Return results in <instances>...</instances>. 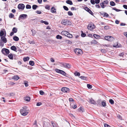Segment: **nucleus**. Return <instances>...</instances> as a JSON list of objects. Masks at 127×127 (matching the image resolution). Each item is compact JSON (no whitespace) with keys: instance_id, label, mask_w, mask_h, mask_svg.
Listing matches in <instances>:
<instances>
[{"instance_id":"obj_1","label":"nucleus","mask_w":127,"mask_h":127,"mask_svg":"<svg viewBox=\"0 0 127 127\" xmlns=\"http://www.w3.org/2000/svg\"><path fill=\"white\" fill-rule=\"evenodd\" d=\"M20 111L22 115L25 116L27 115L29 112V110L23 107L22 109H20Z\"/></svg>"},{"instance_id":"obj_2","label":"nucleus","mask_w":127,"mask_h":127,"mask_svg":"<svg viewBox=\"0 0 127 127\" xmlns=\"http://www.w3.org/2000/svg\"><path fill=\"white\" fill-rule=\"evenodd\" d=\"M62 24L66 25H70V23L68 20L65 19L62 20Z\"/></svg>"},{"instance_id":"obj_3","label":"nucleus","mask_w":127,"mask_h":127,"mask_svg":"<svg viewBox=\"0 0 127 127\" xmlns=\"http://www.w3.org/2000/svg\"><path fill=\"white\" fill-rule=\"evenodd\" d=\"M55 71L57 73L61 74L65 76H66V73L63 70L59 69L58 68H56L55 69Z\"/></svg>"},{"instance_id":"obj_4","label":"nucleus","mask_w":127,"mask_h":127,"mask_svg":"<svg viewBox=\"0 0 127 127\" xmlns=\"http://www.w3.org/2000/svg\"><path fill=\"white\" fill-rule=\"evenodd\" d=\"M109 2L107 0L104 1L103 2L101 3L100 4L101 7L102 8H104L106 6V5H104V4H108Z\"/></svg>"},{"instance_id":"obj_5","label":"nucleus","mask_w":127,"mask_h":127,"mask_svg":"<svg viewBox=\"0 0 127 127\" xmlns=\"http://www.w3.org/2000/svg\"><path fill=\"white\" fill-rule=\"evenodd\" d=\"M95 26L93 23L89 24L87 26L88 29L91 31L95 29Z\"/></svg>"},{"instance_id":"obj_6","label":"nucleus","mask_w":127,"mask_h":127,"mask_svg":"<svg viewBox=\"0 0 127 127\" xmlns=\"http://www.w3.org/2000/svg\"><path fill=\"white\" fill-rule=\"evenodd\" d=\"M1 52L4 55L5 54V53H4V52L7 54H9L10 53V51L9 49L4 48H3L2 49Z\"/></svg>"},{"instance_id":"obj_7","label":"nucleus","mask_w":127,"mask_h":127,"mask_svg":"<svg viewBox=\"0 0 127 127\" xmlns=\"http://www.w3.org/2000/svg\"><path fill=\"white\" fill-rule=\"evenodd\" d=\"M74 51L76 54L78 55H80L82 52V50L79 49H76Z\"/></svg>"},{"instance_id":"obj_8","label":"nucleus","mask_w":127,"mask_h":127,"mask_svg":"<svg viewBox=\"0 0 127 127\" xmlns=\"http://www.w3.org/2000/svg\"><path fill=\"white\" fill-rule=\"evenodd\" d=\"M104 39L108 41H113L114 39V38L110 36H106L104 37Z\"/></svg>"},{"instance_id":"obj_9","label":"nucleus","mask_w":127,"mask_h":127,"mask_svg":"<svg viewBox=\"0 0 127 127\" xmlns=\"http://www.w3.org/2000/svg\"><path fill=\"white\" fill-rule=\"evenodd\" d=\"M61 91L64 93H68L70 91L69 89L66 87H63L61 89Z\"/></svg>"},{"instance_id":"obj_10","label":"nucleus","mask_w":127,"mask_h":127,"mask_svg":"<svg viewBox=\"0 0 127 127\" xmlns=\"http://www.w3.org/2000/svg\"><path fill=\"white\" fill-rule=\"evenodd\" d=\"M27 16H28L27 14H22L20 15L19 17L18 20H20L21 19H26Z\"/></svg>"},{"instance_id":"obj_11","label":"nucleus","mask_w":127,"mask_h":127,"mask_svg":"<svg viewBox=\"0 0 127 127\" xmlns=\"http://www.w3.org/2000/svg\"><path fill=\"white\" fill-rule=\"evenodd\" d=\"M25 7L24 5L22 3L19 4L18 6V8L19 9H21L23 10Z\"/></svg>"},{"instance_id":"obj_12","label":"nucleus","mask_w":127,"mask_h":127,"mask_svg":"<svg viewBox=\"0 0 127 127\" xmlns=\"http://www.w3.org/2000/svg\"><path fill=\"white\" fill-rule=\"evenodd\" d=\"M84 9L86 11H87L92 15H94V13H93L92 12L91 10L88 7H85L84 8Z\"/></svg>"},{"instance_id":"obj_13","label":"nucleus","mask_w":127,"mask_h":127,"mask_svg":"<svg viewBox=\"0 0 127 127\" xmlns=\"http://www.w3.org/2000/svg\"><path fill=\"white\" fill-rule=\"evenodd\" d=\"M0 37V40L3 41L4 43H5L7 42V40L6 38L5 37H2V36Z\"/></svg>"},{"instance_id":"obj_14","label":"nucleus","mask_w":127,"mask_h":127,"mask_svg":"<svg viewBox=\"0 0 127 127\" xmlns=\"http://www.w3.org/2000/svg\"><path fill=\"white\" fill-rule=\"evenodd\" d=\"M89 102L90 103L95 105L96 104V102L95 101V100L92 98H89Z\"/></svg>"},{"instance_id":"obj_15","label":"nucleus","mask_w":127,"mask_h":127,"mask_svg":"<svg viewBox=\"0 0 127 127\" xmlns=\"http://www.w3.org/2000/svg\"><path fill=\"white\" fill-rule=\"evenodd\" d=\"M56 9L54 7H53L51 9V12L52 13H56Z\"/></svg>"},{"instance_id":"obj_16","label":"nucleus","mask_w":127,"mask_h":127,"mask_svg":"<svg viewBox=\"0 0 127 127\" xmlns=\"http://www.w3.org/2000/svg\"><path fill=\"white\" fill-rule=\"evenodd\" d=\"M68 32L65 31H63L61 32L62 35H65L66 36L68 35Z\"/></svg>"},{"instance_id":"obj_17","label":"nucleus","mask_w":127,"mask_h":127,"mask_svg":"<svg viewBox=\"0 0 127 127\" xmlns=\"http://www.w3.org/2000/svg\"><path fill=\"white\" fill-rule=\"evenodd\" d=\"M4 31L5 30L4 29L0 31V37L4 35V33H5Z\"/></svg>"},{"instance_id":"obj_18","label":"nucleus","mask_w":127,"mask_h":127,"mask_svg":"<svg viewBox=\"0 0 127 127\" xmlns=\"http://www.w3.org/2000/svg\"><path fill=\"white\" fill-rule=\"evenodd\" d=\"M10 49L14 51L15 52H17V48L15 46H13L10 47Z\"/></svg>"},{"instance_id":"obj_19","label":"nucleus","mask_w":127,"mask_h":127,"mask_svg":"<svg viewBox=\"0 0 127 127\" xmlns=\"http://www.w3.org/2000/svg\"><path fill=\"white\" fill-rule=\"evenodd\" d=\"M20 78L17 75H14L12 78V79L16 80H18Z\"/></svg>"},{"instance_id":"obj_20","label":"nucleus","mask_w":127,"mask_h":127,"mask_svg":"<svg viewBox=\"0 0 127 127\" xmlns=\"http://www.w3.org/2000/svg\"><path fill=\"white\" fill-rule=\"evenodd\" d=\"M71 65L69 64L66 63L65 65V68L67 69H69L71 68Z\"/></svg>"},{"instance_id":"obj_21","label":"nucleus","mask_w":127,"mask_h":127,"mask_svg":"<svg viewBox=\"0 0 127 127\" xmlns=\"http://www.w3.org/2000/svg\"><path fill=\"white\" fill-rule=\"evenodd\" d=\"M66 3L70 5H72L73 4V3L71 0H68L66 1Z\"/></svg>"},{"instance_id":"obj_22","label":"nucleus","mask_w":127,"mask_h":127,"mask_svg":"<svg viewBox=\"0 0 127 127\" xmlns=\"http://www.w3.org/2000/svg\"><path fill=\"white\" fill-rule=\"evenodd\" d=\"M79 77L82 80H87V77H86L81 76Z\"/></svg>"},{"instance_id":"obj_23","label":"nucleus","mask_w":127,"mask_h":127,"mask_svg":"<svg viewBox=\"0 0 127 127\" xmlns=\"http://www.w3.org/2000/svg\"><path fill=\"white\" fill-rule=\"evenodd\" d=\"M13 39L15 41H18L19 40V38L17 36H15L13 37Z\"/></svg>"},{"instance_id":"obj_24","label":"nucleus","mask_w":127,"mask_h":127,"mask_svg":"<svg viewBox=\"0 0 127 127\" xmlns=\"http://www.w3.org/2000/svg\"><path fill=\"white\" fill-rule=\"evenodd\" d=\"M8 57L11 60H13V56L12 54H9L8 55Z\"/></svg>"},{"instance_id":"obj_25","label":"nucleus","mask_w":127,"mask_h":127,"mask_svg":"<svg viewBox=\"0 0 127 127\" xmlns=\"http://www.w3.org/2000/svg\"><path fill=\"white\" fill-rule=\"evenodd\" d=\"M12 31L15 33L17 32V28L16 27L13 28L12 29Z\"/></svg>"},{"instance_id":"obj_26","label":"nucleus","mask_w":127,"mask_h":127,"mask_svg":"<svg viewBox=\"0 0 127 127\" xmlns=\"http://www.w3.org/2000/svg\"><path fill=\"white\" fill-rule=\"evenodd\" d=\"M110 5L112 6H114L116 5V3L113 1H111L110 2Z\"/></svg>"},{"instance_id":"obj_27","label":"nucleus","mask_w":127,"mask_h":127,"mask_svg":"<svg viewBox=\"0 0 127 127\" xmlns=\"http://www.w3.org/2000/svg\"><path fill=\"white\" fill-rule=\"evenodd\" d=\"M74 74L76 76H79L80 75V73L77 72V71H75L74 73Z\"/></svg>"},{"instance_id":"obj_28","label":"nucleus","mask_w":127,"mask_h":127,"mask_svg":"<svg viewBox=\"0 0 127 127\" xmlns=\"http://www.w3.org/2000/svg\"><path fill=\"white\" fill-rule=\"evenodd\" d=\"M56 38L58 39H61L62 38V37L60 35H58L56 36Z\"/></svg>"},{"instance_id":"obj_29","label":"nucleus","mask_w":127,"mask_h":127,"mask_svg":"<svg viewBox=\"0 0 127 127\" xmlns=\"http://www.w3.org/2000/svg\"><path fill=\"white\" fill-rule=\"evenodd\" d=\"M29 59V58L27 57H24L23 58V60L24 61L26 62L27 61H28Z\"/></svg>"},{"instance_id":"obj_30","label":"nucleus","mask_w":127,"mask_h":127,"mask_svg":"<svg viewBox=\"0 0 127 127\" xmlns=\"http://www.w3.org/2000/svg\"><path fill=\"white\" fill-rule=\"evenodd\" d=\"M93 36L96 39H98L100 37L99 35L95 34H94L93 35Z\"/></svg>"},{"instance_id":"obj_31","label":"nucleus","mask_w":127,"mask_h":127,"mask_svg":"<svg viewBox=\"0 0 127 127\" xmlns=\"http://www.w3.org/2000/svg\"><path fill=\"white\" fill-rule=\"evenodd\" d=\"M25 100L27 101H29L30 100V98L29 96H27L25 98Z\"/></svg>"},{"instance_id":"obj_32","label":"nucleus","mask_w":127,"mask_h":127,"mask_svg":"<svg viewBox=\"0 0 127 127\" xmlns=\"http://www.w3.org/2000/svg\"><path fill=\"white\" fill-rule=\"evenodd\" d=\"M78 111L80 112L82 111V112H83L84 111V109L83 107H81L78 109Z\"/></svg>"},{"instance_id":"obj_33","label":"nucleus","mask_w":127,"mask_h":127,"mask_svg":"<svg viewBox=\"0 0 127 127\" xmlns=\"http://www.w3.org/2000/svg\"><path fill=\"white\" fill-rule=\"evenodd\" d=\"M34 62L32 61H30L29 62V64L30 65L32 66H33L34 65Z\"/></svg>"},{"instance_id":"obj_34","label":"nucleus","mask_w":127,"mask_h":127,"mask_svg":"<svg viewBox=\"0 0 127 127\" xmlns=\"http://www.w3.org/2000/svg\"><path fill=\"white\" fill-rule=\"evenodd\" d=\"M40 22L41 23H44L46 25H48L49 24V23L48 22L46 21H43V20H41Z\"/></svg>"},{"instance_id":"obj_35","label":"nucleus","mask_w":127,"mask_h":127,"mask_svg":"<svg viewBox=\"0 0 127 127\" xmlns=\"http://www.w3.org/2000/svg\"><path fill=\"white\" fill-rule=\"evenodd\" d=\"M38 7V6L36 5H33L32 6V8L34 10H35Z\"/></svg>"},{"instance_id":"obj_36","label":"nucleus","mask_w":127,"mask_h":127,"mask_svg":"<svg viewBox=\"0 0 127 127\" xmlns=\"http://www.w3.org/2000/svg\"><path fill=\"white\" fill-rule=\"evenodd\" d=\"M28 82L27 81H24V84L26 87H28V86L29 85L28 84Z\"/></svg>"},{"instance_id":"obj_37","label":"nucleus","mask_w":127,"mask_h":127,"mask_svg":"<svg viewBox=\"0 0 127 127\" xmlns=\"http://www.w3.org/2000/svg\"><path fill=\"white\" fill-rule=\"evenodd\" d=\"M45 8L48 10H50V7L49 5H45Z\"/></svg>"},{"instance_id":"obj_38","label":"nucleus","mask_w":127,"mask_h":127,"mask_svg":"<svg viewBox=\"0 0 127 127\" xmlns=\"http://www.w3.org/2000/svg\"><path fill=\"white\" fill-rule=\"evenodd\" d=\"M91 43L92 44H96L97 43V42L95 40H94L91 41Z\"/></svg>"},{"instance_id":"obj_39","label":"nucleus","mask_w":127,"mask_h":127,"mask_svg":"<svg viewBox=\"0 0 127 127\" xmlns=\"http://www.w3.org/2000/svg\"><path fill=\"white\" fill-rule=\"evenodd\" d=\"M109 102L111 104H114V100L112 99H110L109 100Z\"/></svg>"},{"instance_id":"obj_40","label":"nucleus","mask_w":127,"mask_h":127,"mask_svg":"<svg viewBox=\"0 0 127 127\" xmlns=\"http://www.w3.org/2000/svg\"><path fill=\"white\" fill-rule=\"evenodd\" d=\"M31 8V5L29 4H27L26 6V8L27 9H30Z\"/></svg>"},{"instance_id":"obj_41","label":"nucleus","mask_w":127,"mask_h":127,"mask_svg":"<svg viewBox=\"0 0 127 127\" xmlns=\"http://www.w3.org/2000/svg\"><path fill=\"white\" fill-rule=\"evenodd\" d=\"M66 63H63L61 64V66L62 67H64V68L65 67Z\"/></svg>"},{"instance_id":"obj_42","label":"nucleus","mask_w":127,"mask_h":127,"mask_svg":"<svg viewBox=\"0 0 127 127\" xmlns=\"http://www.w3.org/2000/svg\"><path fill=\"white\" fill-rule=\"evenodd\" d=\"M31 31L32 33V35L34 36L36 33V31L35 30H31Z\"/></svg>"},{"instance_id":"obj_43","label":"nucleus","mask_w":127,"mask_h":127,"mask_svg":"<svg viewBox=\"0 0 127 127\" xmlns=\"http://www.w3.org/2000/svg\"><path fill=\"white\" fill-rule=\"evenodd\" d=\"M67 14L69 16H71L73 15L72 13L70 11H68L67 12Z\"/></svg>"},{"instance_id":"obj_44","label":"nucleus","mask_w":127,"mask_h":127,"mask_svg":"<svg viewBox=\"0 0 127 127\" xmlns=\"http://www.w3.org/2000/svg\"><path fill=\"white\" fill-rule=\"evenodd\" d=\"M112 9L113 10H115L116 11H117V12H119V11H122V10H121L120 9H117L116 8H113Z\"/></svg>"},{"instance_id":"obj_45","label":"nucleus","mask_w":127,"mask_h":127,"mask_svg":"<svg viewBox=\"0 0 127 127\" xmlns=\"http://www.w3.org/2000/svg\"><path fill=\"white\" fill-rule=\"evenodd\" d=\"M81 35L82 37H84L86 36V34L85 33H83V32L82 31V33Z\"/></svg>"},{"instance_id":"obj_46","label":"nucleus","mask_w":127,"mask_h":127,"mask_svg":"<svg viewBox=\"0 0 127 127\" xmlns=\"http://www.w3.org/2000/svg\"><path fill=\"white\" fill-rule=\"evenodd\" d=\"M67 36L68 37L71 38L73 36L71 34H70V33H69L68 32V35Z\"/></svg>"},{"instance_id":"obj_47","label":"nucleus","mask_w":127,"mask_h":127,"mask_svg":"<svg viewBox=\"0 0 127 127\" xmlns=\"http://www.w3.org/2000/svg\"><path fill=\"white\" fill-rule=\"evenodd\" d=\"M87 86L88 88L90 89H91L92 87V85L90 84H87Z\"/></svg>"},{"instance_id":"obj_48","label":"nucleus","mask_w":127,"mask_h":127,"mask_svg":"<svg viewBox=\"0 0 127 127\" xmlns=\"http://www.w3.org/2000/svg\"><path fill=\"white\" fill-rule=\"evenodd\" d=\"M101 104L103 107H105L106 106V102L103 101L102 102Z\"/></svg>"},{"instance_id":"obj_49","label":"nucleus","mask_w":127,"mask_h":127,"mask_svg":"<svg viewBox=\"0 0 127 127\" xmlns=\"http://www.w3.org/2000/svg\"><path fill=\"white\" fill-rule=\"evenodd\" d=\"M63 8L66 11H68L69 10L68 8L66 6H63Z\"/></svg>"},{"instance_id":"obj_50","label":"nucleus","mask_w":127,"mask_h":127,"mask_svg":"<svg viewBox=\"0 0 127 127\" xmlns=\"http://www.w3.org/2000/svg\"><path fill=\"white\" fill-rule=\"evenodd\" d=\"M14 16V15L12 13H10L9 15V17L10 18H12Z\"/></svg>"},{"instance_id":"obj_51","label":"nucleus","mask_w":127,"mask_h":127,"mask_svg":"<svg viewBox=\"0 0 127 127\" xmlns=\"http://www.w3.org/2000/svg\"><path fill=\"white\" fill-rule=\"evenodd\" d=\"M52 125L53 127H57L56 125L53 122H51Z\"/></svg>"},{"instance_id":"obj_52","label":"nucleus","mask_w":127,"mask_h":127,"mask_svg":"<svg viewBox=\"0 0 127 127\" xmlns=\"http://www.w3.org/2000/svg\"><path fill=\"white\" fill-rule=\"evenodd\" d=\"M91 3L92 4H95V2L94 0H91Z\"/></svg>"},{"instance_id":"obj_53","label":"nucleus","mask_w":127,"mask_h":127,"mask_svg":"<svg viewBox=\"0 0 127 127\" xmlns=\"http://www.w3.org/2000/svg\"><path fill=\"white\" fill-rule=\"evenodd\" d=\"M0 46L2 47H3L4 46V44L0 40Z\"/></svg>"},{"instance_id":"obj_54","label":"nucleus","mask_w":127,"mask_h":127,"mask_svg":"<svg viewBox=\"0 0 127 127\" xmlns=\"http://www.w3.org/2000/svg\"><path fill=\"white\" fill-rule=\"evenodd\" d=\"M39 93L40 95H44V93L43 91L41 90L39 91Z\"/></svg>"},{"instance_id":"obj_55","label":"nucleus","mask_w":127,"mask_h":127,"mask_svg":"<svg viewBox=\"0 0 127 127\" xmlns=\"http://www.w3.org/2000/svg\"><path fill=\"white\" fill-rule=\"evenodd\" d=\"M109 16V15L106 13L105 12L104 13V14L103 17H104L106 16V17H108Z\"/></svg>"},{"instance_id":"obj_56","label":"nucleus","mask_w":127,"mask_h":127,"mask_svg":"<svg viewBox=\"0 0 127 127\" xmlns=\"http://www.w3.org/2000/svg\"><path fill=\"white\" fill-rule=\"evenodd\" d=\"M104 127H111V126L107 124H104Z\"/></svg>"},{"instance_id":"obj_57","label":"nucleus","mask_w":127,"mask_h":127,"mask_svg":"<svg viewBox=\"0 0 127 127\" xmlns=\"http://www.w3.org/2000/svg\"><path fill=\"white\" fill-rule=\"evenodd\" d=\"M101 51L102 53H105L106 52V50L105 49H102L101 50Z\"/></svg>"},{"instance_id":"obj_58","label":"nucleus","mask_w":127,"mask_h":127,"mask_svg":"<svg viewBox=\"0 0 127 127\" xmlns=\"http://www.w3.org/2000/svg\"><path fill=\"white\" fill-rule=\"evenodd\" d=\"M71 10H77L76 9L75 7H73L71 8Z\"/></svg>"},{"instance_id":"obj_59","label":"nucleus","mask_w":127,"mask_h":127,"mask_svg":"<svg viewBox=\"0 0 127 127\" xmlns=\"http://www.w3.org/2000/svg\"><path fill=\"white\" fill-rule=\"evenodd\" d=\"M95 1L96 4H98L100 2V0H95Z\"/></svg>"},{"instance_id":"obj_60","label":"nucleus","mask_w":127,"mask_h":127,"mask_svg":"<svg viewBox=\"0 0 127 127\" xmlns=\"http://www.w3.org/2000/svg\"><path fill=\"white\" fill-rule=\"evenodd\" d=\"M42 104V103L41 102H38L36 104V105L37 106H39Z\"/></svg>"},{"instance_id":"obj_61","label":"nucleus","mask_w":127,"mask_h":127,"mask_svg":"<svg viewBox=\"0 0 127 127\" xmlns=\"http://www.w3.org/2000/svg\"><path fill=\"white\" fill-rule=\"evenodd\" d=\"M72 107L73 109H75L76 108L77 106L76 105H73L72 106Z\"/></svg>"},{"instance_id":"obj_62","label":"nucleus","mask_w":127,"mask_h":127,"mask_svg":"<svg viewBox=\"0 0 127 127\" xmlns=\"http://www.w3.org/2000/svg\"><path fill=\"white\" fill-rule=\"evenodd\" d=\"M118 117L119 119L121 120L122 118V117L120 115H118L117 116Z\"/></svg>"},{"instance_id":"obj_63","label":"nucleus","mask_w":127,"mask_h":127,"mask_svg":"<svg viewBox=\"0 0 127 127\" xmlns=\"http://www.w3.org/2000/svg\"><path fill=\"white\" fill-rule=\"evenodd\" d=\"M36 13L37 14H40L41 13V12L39 10H37L36 11Z\"/></svg>"},{"instance_id":"obj_64","label":"nucleus","mask_w":127,"mask_h":127,"mask_svg":"<svg viewBox=\"0 0 127 127\" xmlns=\"http://www.w3.org/2000/svg\"><path fill=\"white\" fill-rule=\"evenodd\" d=\"M123 7L125 9H127V5H124L123 6Z\"/></svg>"}]
</instances>
